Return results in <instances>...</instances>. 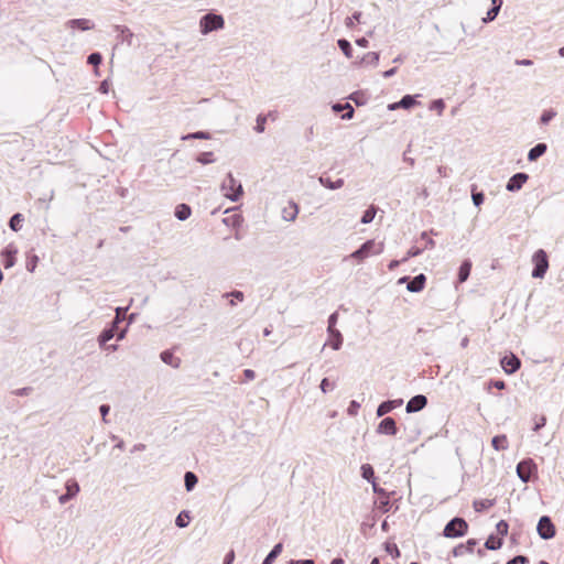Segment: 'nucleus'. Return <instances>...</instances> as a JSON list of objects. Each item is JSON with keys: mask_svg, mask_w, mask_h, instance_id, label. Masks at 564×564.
<instances>
[{"mask_svg": "<svg viewBox=\"0 0 564 564\" xmlns=\"http://www.w3.org/2000/svg\"><path fill=\"white\" fill-rule=\"evenodd\" d=\"M477 545V541L475 539H469L465 543H459L452 550V555L454 557L463 556L466 553H473L475 546Z\"/></svg>", "mask_w": 564, "mask_h": 564, "instance_id": "15", "label": "nucleus"}, {"mask_svg": "<svg viewBox=\"0 0 564 564\" xmlns=\"http://www.w3.org/2000/svg\"><path fill=\"white\" fill-rule=\"evenodd\" d=\"M427 404V398L423 394L412 397L405 406L408 413H415L423 410Z\"/></svg>", "mask_w": 564, "mask_h": 564, "instance_id": "13", "label": "nucleus"}, {"mask_svg": "<svg viewBox=\"0 0 564 564\" xmlns=\"http://www.w3.org/2000/svg\"><path fill=\"white\" fill-rule=\"evenodd\" d=\"M101 62H102V55L99 52L91 53L87 58V63L95 67L96 75H99L98 66L101 64Z\"/></svg>", "mask_w": 564, "mask_h": 564, "instance_id": "40", "label": "nucleus"}, {"mask_svg": "<svg viewBox=\"0 0 564 564\" xmlns=\"http://www.w3.org/2000/svg\"><path fill=\"white\" fill-rule=\"evenodd\" d=\"M555 116L556 112L554 110H544L540 117V122L542 124H547Z\"/></svg>", "mask_w": 564, "mask_h": 564, "instance_id": "50", "label": "nucleus"}, {"mask_svg": "<svg viewBox=\"0 0 564 564\" xmlns=\"http://www.w3.org/2000/svg\"><path fill=\"white\" fill-rule=\"evenodd\" d=\"M426 284V276L423 273L415 275L406 285V290L412 293H419L424 290Z\"/></svg>", "mask_w": 564, "mask_h": 564, "instance_id": "18", "label": "nucleus"}, {"mask_svg": "<svg viewBox=\"0 0 564 564\" xmlns=\"http://www.w3.org/2000/svg\"><path fill=\"white\" fill-rule=\"evenodd\" d=\"M499 11H498V8L497 6H492L488 11H487V14L486 17L482 19V21L485 23H488V22H491L494 21L497 15H498Z\"/></svg>", "mask_w": 564, "mask_h": 564, "instance_id": "54", "label": "nucleus"}, {"mask_svg": "<svg viewBox=\"0 0 564 564\" xmlns=\"http://www.w3.org/2000/svg\"><path fill=\"white\" fill-rule=\"evenodd\" d=\"M546 424V417L545 416H540L535 420V423H534V426H533V431L534 432H538L539 430H541L544 425Z\"/></svg>", "mask_w": 564, "mask_h": 564, "instance_id": "63", "label": "nucleus"}, {"mask_svg": "<svg viewBox=\"0 0 564 564\" xmlns=\"http://www.w3.org/2000/svg\"><path fill=\"white\" fill-rule=\"evenodd\" d=\"M191 214H192V209L187 204H184V203L178 204L175 207L174 215L178 220L184 221V220L188 219Z\"/></svg>", "mask_w": 564, "mask_h": 564, "instance_id": "28", "label": "nucleus"}, {"mask_svg": "<svg viewBox=\"0 0 564 564\" xmlns=\"http://www.w3.org/2000/svg\"><path fill=\"white\" fill-rule=\"evenodd\" d=\"M372 490L376 495H378V501H377L378 509L382 513L390 511V509L392 507L390 497H391V495H394L395 492L394 491L388 492L386 489L381 488L378 484H373Z\"/></svg>", "mask_w": 564, "mask_h": 564, "instance_id": "8", "label": "nucleus"}, {"mask_svg": "<svg viewBox=\"0 0 564 564\" xmlns=\"http://www.w3.org/2000/svg\"><path fill=\"white\" fill-rule=\"evenodd\" d=\"M403 404L402 399L388 400L380 403L377 408V416L381 417L392 410L400 408Z\"/></svg>", "mask_w": 564, "mask_h": 564, "instance_id": "16", "label": "nucleus"}, {"mask_svg": "<svg viewBox=\"0 0 564 564\" xmlns=\"http://www.w3.org/2000/svg\"><path fill=\"white\" fill-rule=\"evenodd\" d=\"M126 312L127 308L117 307L115 318L111 321L109 326L115 330H118L119 324H121L126 319Z\"/></svg>", "mask_w": 564, "mask_h": 564, "instance_id": "31", "label": "nucleus"}, {"mask_svg": "<svg viewBox=\"0 0 564 564\" xmlns=\"http://www.w3.org/2000/svg\"><path fill=\"white\" fill-rule=\"evenodd\" d=\"M376 433L380 435L394 436L398 433L397 422L391 416H386L380 421L376 429Z\"/></svg>", "mask_w": 564, "mask_h": 564, "instance_id": "10", "label": "nucleus"}, {"mask_svg": "<svg viewBox=\"0 0 564 564\" xmlns=\"http://www.w3.org/2000/svg\"><path fill=\"white\" fill-rule=\"evenodd\" d=\"M424 251V248L422 247H419V246H412L406 254L402 258V261H408L410 258H414V257H417L420 256L422 252Z\"/></svg>", "mask_w": 564, "mask_h": 564, "instance_id": "46", "label": "nucleus"}, {"mask_svg": "<svg viewBox=\"0 0 564 564\" xmlns=\"http://www.w3.org/2000/svg\"><path fill=\"white\" fill-rule=\"evenodd\" d=\"M189 139L208 140V139H210V134L206 131H197V132L188 133L187 135L183 137V140H189Z\"/></svg>", "mask_w": 564, "mask_h": 564, "instance_id": "49", "label": "nucleus"}, {"mask_svg": "<svg viewBox=\"0 0 564 564\" xmlns=\"http://www.w3.org/2000/svg\"><path fill=\"white\" fill-rule=\"evenodd\" d=\"M32 387H23L20 389L14 390L12 393L17 397H24L29 395L32 392Z\"/></svg>", "mask_w": 564, "mask_h": 564, "instance_id": "60", "label": "nucleus"}, {"mask_svg": "<svg viewBox=\"0 0 564 564\" xmlns=\"http://www.w3.org/2000/svg\"><path fill=\"white\" fill-rule=\"evenodd\" d=\"M227 226H239L241 223V216L238 214H234L229 217L224 218L223 220Z\"/></svg>", "mask_w": 564, "mask_h": 564, "instance_id": "51", "label": "nucleus"}, {"mask_svg": "<svg viewBox=\"0 0 564 564\" xmlns=\"http://www.w3.org/2000/svg\"><path fill=\"white\" fill-rule=\"evenodd\" d=\"M362 13L360 11H355L351 17H347L345 19V25L348 29H352L355 25V21L360 22Z\"/></svg>", "mask_w": 564, "mask_h": 564, "instance_id": "47", "label": "nucleus"}, {"mask_svg": "<svg viewBox=\"0 0 564 564\" xmlns=\"http://www.w3.org/2000/svg\"><path fill=\"white\" fill-rule=\"evenodd\" d=\"M503 542H502V539L499 538V536H495V535H490L486 542H485V547L487 550H492V551H496V550H499L501 546H502Z\"/></svg>", "mask_w": 564, "mask_h": 564, "instance_id": "35", "label": "nucleus"}, {"mask_svg": "<svg viewBox=\"0 0 564 564\" xmlns=\"http://www.w3.org/2000/svg\"><path fill=\"white\" fill-rule=\"evenodd\" d=\"M356 106H364L367 102V98L362 91H354L349 97Z\"/></svg>", "mask_w": 564, "mask_h": 564, "instance_id": "43", "label": "nucleus"}, {"mask_svg": "<svg viewBox=\"0 0 564 564\" xmlns=\"http://www.w3.org/2000/svg\"><path fill=\"white\" fill-rule=\"evenodd\" d=\"M196 161L199 162L200 164L206 165V164L214 163L216 161V156H215L214 152H212V151L202 152L197 155Z\"/></svg>", "mask_w": 564, "mask_h": 564, "instance_id": "41", "label": "nucleus"}, {"mask_svg": "<svg viewBox=\"0 0 564 564\" xmlns=\"http://www.w3.org/2000/svg\"><path fill=\"white\" fill-rule=\"evenodd\" d=\"M528 180L529 175L527 173L518 172L509 178L506 185V189L511 193L518 192L528 182Z\"/></svg>", "mask_w": 564, "mask_h": 564, "instance_id": "12", "label": "nucleus"}, {"mask_svg": "<svg viewBox=\"0 0 564 564\" xmlns=\"http://www.w3.org/2000/svg\"><path fill=\"white\" fill-rule=\"evenodd\" d=\"M359 409H360V403L352 400V401H350V403L347 408V414L349 416H356L359 412Z\"/></svg>", "mask_w": 564, "mask_h": 564, "instance_id": "55", "label": "nucleus"}, {"mask_svg": "<svg viewBox=\"0 0 564 564\" xmlns=\"http://www.w3.org/2000/svg\"><path fill=\"white\" fill-rule=\"evenodd\" d=\"M19 249L14 242H10L2 251V263L6 269L12 268L17 262V254Z\"/></svg>", "mask_w": 564, "mask_h": 564, "instance_id": "11", "label": "nucleus"}, {"mask_svg": "<svg viewBox=\"0 0 564 564\" xmlns=\"http://www.w3.org/2000/svg\"><path fill=\"white\" fill-rule=\"evenodd\" d=\"M360 470L364 479H366L368 482H371L372 486L373 484H377L375 470L370 464H362Z\"/></svg>", "mask_w": 564, "mask_h": 564, "instance_id": "30", "label": "nucleus"}, {"mask_svg": "<svg viewBox=\"0 0 564 564\" xmlns=\"http://www.w3.org/2000/svg\"><path fill=\"white\" fill-rule=\"evenodd\" d=\"M467 532L468 523L466 522V520L460 517H455L446 523L443 530V535L445 538L454 539L464 536L465 534H467Z\"/></svg>", "mask_w": 564, "mask_h": 564, "instance_id": "4", "label": "nucleus"}, {"mask_svg": "<svg viewBox=\"0 0 564 564\" xmlns=\"http://www.w3.org/2000/svg\"><path fill=\"white\" fill-rule=\"evenodd\" d=\"M67 28L69 29H77L80 31H89L95 28V23L86 18L80 19H72L66 22Z\"/></svg>", "mask_w": 564, "mask_h": 564, "instance_id": "17", "label": "nucleus"}, {"mask_svg": "<svg viewBox=\"0 0 564 564\" xmlns=\"http://www.w3.org/2000/svg\"><path fill=\"white\" fill-rule=\"evenodd\" d=\"M384 550L389 555L392 556V558H398L401 555L400 550L395 543L386 542Z\"/></svg>", "mask_w": 564, "mask_h": 564, "instance_id": "45", "label": "nucleus"}, {"mask_svg": "<svg viewBox=\"0 0 564 564\" xmlns=\"http://www.w3.org/2000/svg\"><path fill=\"white\" fill-rule=\"evenodd\" d=\"M471 270V261L469 259H466L462 262L458 269L457 273V281L458 283H464L469 278Z\"/></svg>", "mask_w": 564, "mask_h": 564, "instance_id": "22", "label": "nucleus"}, {"mask_svg": "<svg viewBox=\"0 0 564 564\" xmlns=\"http://www.w3.org/2000/svg\"><path fill=\"white\" fill-rule=\"evenodd\" d=\"M533 270L532 278L542 279L544 278L547 269H549V258L546 252L543 249L536 250L532 256Z\"/></svg>", "mask_w": 564, "mask_h": 564, "instance_id": "5", "label": "nucleus"}, {"mask_svg": "<svg viewBox=\"0 0 564 564\" xmlns=\"http://www.w3.org/2000/svg\"><path fill=\"white\" fill-rule=\"evenodd\" d=\"M547 150V145L545 143H538L533 148L530 149L528 153V160L530 162L536 161L540 156H542Z\"/></svg>", "mask_w": 564, "mask_h": 564, "instance_id": "24", "label": "nucleus"}, {"mask_svg": "<svg viewBox=\"0 0 564 564\" xmlns=\"http://www.w3.org/2000/svg\"><path fill=\"white\" fill-rule=\"evenodd\" d=\"M23 223H24V216L23 214L21 213H15L11 216V218L9 219V228L12 230V231H20L22 229V226H23Z\"/></svg>", "mask_w": 564, "mask_h": 564, "instance_id": "27", "label": "nucleus"}, {"mask_svg": "<svg viewBox=\"0 0 564 564\" xmlns=\"http://www.w3.org/2000/svg\"><path fill=\"white\" fill-rule=\"evenodd\" d=\"M527 563H529V558L524 555H517L507 562V564H527Z\"/></svg>", "mask_w": 564, "mask_h": 564, "instance_id": "59", "label": "nucleus"}, {"mask_svg": "<svg viewBox=\"0 0 564 564\" xmlns=\"http://www.w3.org/2000/svg\"><path fill=\"white\" fill-rule=\"evenodd\" d=\"M430 234L435 235L434 230H431L430 232L423 231L421 234L420 240L423 242L422 248H424V250H430L435 247V241L431 238Z\"/></svg>", "mask_w": 564, "mask_h": 564, "instance_id": "37", "label": "nucleus"}, {"mask_svg": "<svg viewBox=\"0 0 564 564\" xmlns=\"http://www.w3.org/2000/svg\"><path fill=\"white\" fill-rule=\"evenodd\" d=\"M500 366L507 375H512L520 369L521 360L517 355L510 352L500 359Z\"/></svg>", "mask_w": 564, "mask_h": 564, "instance_id": "9", "label": "nucleus"}, {"mask_svg": "<svg viewBox=\"0 0 564 564\" xmlns=\"http://www.w3.org/2000/svg\"><path fill=\"white\" fill-rule=\"evenodd\" d=\"M319 183L328 189H338L344 186L343 178H337V180L333 181L330 178V176H328L327 174H323L319 176Z\"/></svg>", "mask_w": 564, "mask_h": 564, "instance_id": "21", "label": "nucleus"}, {"mask_svg": "<svg viewBox=\"0 0 564 564\" xmlns=\"http://www.w3.org/2000/svg\"><path fill=\"white\" fill-rule=\"evenodd\" d=\"M198 482L197 476L193 471H186L184 475V486L187 491H192Z\"/></svg>", "mask_w": 564, "mask_h": 564, "instance_id": "33", "label": "nucleus"}, {"mask_svg": "<svg viewBox=\"0 0 564 564\" xmlns=\"http://www.w3.org/2000/svg\"><path fill=\"white\" fill-rule=\"evenodd\" d=\"M337 45L346 57H352V46L348 40L339 39Z\"/></svg>", "mask_w": 564, "mask_h": 564, "instance_id": "38", "label": "nucleus"}, {"mask_svg": "<svg viewBox=\"0 0 564 564\" xmlns=\"http://www.w3.org/2000/svg\"><path fill=\"white\" fill-rule=\"evenodd\" d=\"M220 189L224 196L231 202H238L243 194L241 183L234 177L231 172L227 174L221 183Z\"/></svg>", "mask_w": 564, "mask_h": 564, "instance_id": "2", "label": "nucleus"}, {"mask_svg": "<svg viewBox=\"0 0 564 564\" xmlns=\"http://www.w3.org/2000/svg\"><path fill=\"white\" fill-rule=\"evenodd\" d=\"M496 530L500 536L507 535L509 531L508 522L506 520H500L496 525Z\"/></svg>", "mask_w": 564, "mask_h": 564, "instance_id": "52", "label": "nucleus"}, {"mask_svg": "<svg viewBox=\"0 0 564 564\" xmlns=\"http://www.w3.org/2000/svg\"><path fill=\"white\" fill-rule=\"evenodd\" d=\"M471 199H473V203L476 207H479L484 200H485V195L482 192H475L473 191L471 192Z\"/></svg>", "mask_w": 564, "mask_h": 564, "instance_id": "57", "label": "nucleus"}, {"mask_svg": "<svg viewBox=\"0 0 564 564\" xmlns=\"http://www.w3.org/2000/svg\"><path fill=\"white\" fill-rule=\"evenodd\" d=\"M327 333L330 338V341H329L330 347L334 350L340 349V347L343 345V340H344L341 333L337 328L327 329Z\"/></svg>", "mask_w": 564, "mask_h": 564, "instance_id": "23", "label": "nucleus"}, {"mask_svg": "<svg viewBox=\"0 0 564 564\" xmlns=\"http://www.w3.org/2000/svg\"><path fill=\"white\" fill-rule=\"evenodd\" d=\"M189 521H191L189 511L182 510L175 519V524L178 528H186L189 524Z\"/></svg>", "mask_w": 564, "mask_h": 564, "instance_id": "36", "label": "nucleus"}, {"mask_svg": "<svg viewBox=\"0 0 564 564\" xmlns=\"http://www.w3.org/2000/svg\"><path fill=\"white\" fill-rule=\"evenodd\" d=\"M496 503L495 499H476L473 501V507L476 512H484Z\"/></svg>", "mask_w": 564, "mask_h": 564, "instance_id": "25", "label": "nucleus"}, {"mask_svg": "<svg viewBox=\"0 0 564 564\" xmlns=\"http://www.w3.org/2000/svg\"><path fill=\"white\" fill-rule=\"evenodd\" d=\"M267 122V116L264 115H259L257 117V122H256V127H254V130L258 132V133H262L264 131V124Z\"/></svg>", "mask_w": 564, "mask_h": 564, "instance_id": "56", "label": "nucleus"}, {"mask_svg": "<svg viewBox=\"0 0 564 564\" xmlns=\"http://www.w3.org/2000/svg\"><path fill=\"white\" fill-rule=\"evenodd\" d=\"M319 388H321L323 393H327L329 391H333L336 388V383L335 382H330L327 378H324L321 381Z\"/></svg>", "mask_w": 564, "mask_h": 564, "instance_id": "53", "label": "nucleus"}, {"mask_svg": "<svg viewBox=\"0 0 564 564\" xmlns=\"http://www.w3.org/2000/svg\"><path fill=\"white\" fill-rule=\"evenodd\" d=\"M491 446L495 451H506L509 447L507 435H496L491 440Z\"/></svg>", "mask_w": 564, "mask_h": 564, "instance_id": "26", "label": "nucleus"}, {"mask_svg": "<svg viewBox=\"0 0 564 564\" xmlns=\"http://www.w3.org/2000/svg\"><path fill=\"white\" fill-rule=\"evenodd\" d=\"M379 58H380L379 53L368 52L362 56L360 64L376 66L379 63Z\"/></svg>", "mask_w": 564, "mask_h": 564, "instance_id": "34", "label": "nucleus"}, {"mask_svg": "<svg viewBox=\"0 0 564 564\" xmlns=\"http://www.w3.org/2000/svg\"><path fill=\"white\" fill-rule=\"evenodd\" d=\"M116 332L117 330L110 326L106 327L98 336L99 346L105 347V345L116 336Z\"/></svg>", "mask_w": 564, "mask_h": 564, "instance_id": "29", "label": "nucleus"}, {"mask_svg": "<svg viewBox=\"0 0 564 564\" xmlns=\"http://www.w3.org/2000/svg\"><path fill=\"white\" fill-rule=\"evenodd\" d=\"M516 470L520 480L528 484L536 476L538 466L532 458H525L518 463Z\"/></svg>", "mask_w": 564, "mask_h": 564, "instance_id": "6", "label": "nucleus"}, {"mask_svg": "<svg viewBox=\"0 0 564 564\" xmlns=\"http://www.w3.org/2000/svg\"><path fill=\"white\" fill-rule=\"evenodd\" d=\"M235 561V551L230 550L224 557L223 564H232Z\"/></svg>", "mask_w": 564, "mask_h": 564, "instance_id": "64", "label": "nucleus"}, {"mask_svg": "<svg viewBox=\"0 0 564 564\" xmlns=\"http://www.w3.org/2000/svg\"><path fill=\"white\" fill-rule=\"evenodd\" d=\"M536 532H538L539 536L543 540H550L555 536L556 528H555L552 519L549 516H542L539 519V522L536 525Z\"/></svg>", "mask_w": 564, "mask_h": 564, "instance_id": "7", "label": "nucleus"}, {"mask_svg": "<svg viewBox=\"0 0 564 564\" xmlns=\"http://www.w3.org/2000/svg\"><path fill=\"white\" fill-rule=\"evenodd\" d=\"M411 144L408 145L406 150L403 153V161L408 163L410 166H414L415 160L411 158V155H408V153L411 151Z\"/></svg>", "mask_w": 564, "mask_h": 564, "instance_id": "61", "label": "nucleus"}, {"mask_svg": "<svg viewBox=\"0 0 564 564\" xmlns=\"http://www.w3.org/2000/svg\"><path fill=\"white\" fill-rule=\"evenodd\" d=\"M282 550V543L275 544L273 549L269 552V554L264 557L261 564H272L274 560L281 554Z\"/></svg>", "mask_w": 564, "mask_h": 564, "instance_id": "32", "label": "nucleus"}, {"mask_svg": "<svg viewBox=\"0 0 564 564\" xmlns=\"http://www.w3.org/2000/svg\"><path fill=\"white\" fill-rule=\"evenodd\" d=\"M113 29L118 33L117 34L118 43H122V44L126 43L129 46L132 45V40H133L134 34L128 26L117 24L113 26Z\"/></svg>", "mask_w": 564, "mask_h": 564, "instance_id": "14", "label": "nucleus"}, {"mask_svg": "<svg viewBox=\"0 0 564 564\" xmlns=\"http://www.w3.org/2000/svg\"><path fill=\"white\" fill-rule=\"evenodd\" d=\"M383 242H377L375 239L365 241L357 250L349 254V258L357 260L358 262L365 261L371 256H378L383 252Z\"/></svg>", "mask_w": 564, "mask_h": 564, "instance_id": "1", "label": "nucleus"}, {"mask_svg": "<svg viewBox=\"0 0 564 564\" xmlns=\"http://www.w3.org/2000/svg\"><path fill=\"white\" fill-rule=\"evenodd\" d=\"M37 263H39V257L35 253H29L26 256L25 267L29 272H34Z\"/></svg>", "mask_w": 564, "mask_h": 564, "instance_id": "42", "label": "nucleus"}, {"mask_svg": "<svg viewBox=\"0 0 564 564\" xmlns=\"http://www.w3.org/2000/svg\"><path fill=\"white\" fill-rule=\"evenodd\" d=\"M492 387L496 389L502 390L506 388V382L502 380H490L488 382V389H490Z\"/></svg>", "mask_w": 564, "mask_h": 564, "instance_id": "62", "label": "nucleus"}, {"mask_svg": "<svg viewBox=\"0 0 564 564\" xmlns=\"http://www.w3.org/2000/svg\"><path fill=\"white\" fill-rule=\"evenodd\" d=\"M225 19L221 14L206 13L199 20V30L203 35H206L213 31L224 29Z\"/></svg>", "mask_w": 564, "mask_h": 564, "instance_id": "3", "label": "nucleus"}, {"mask_svg": "<svg viewBox=\"0 0 564 564\" xmlns=\"http://www.w3.org/2000/svg\"><path fill=\"white\" fill-rule=\"evenodd\" d=\"M160 357H161V360H162L164 364H166V365L171 366L172 368L177 369V368H180V366H181V359H180L178 357H176V356L173 354V351H172V350H169V349L163 350V351L161 352Z\"/></svg>", "mask_w": 564, "mask_h": 564, "instance_id": "20", "label": "nucleus"}, {"mask_svg": "<svg viewBox=\"0 0 564 564\" xmlns=\"http://www.w3.org/2000/svg\"><path fill=\"white\" fill-rule=\"evenodd\" d=\"M66 492L72 497H75L79 492V485L76 480H67Z\"/></svg>", "mask_w": 564, "mask_h": 564, "instance_id": "48", "label": "nucleus"}, {"mask_svg": "<svg viewBox=\"0 0 564 564\" xmlns=\"http://www.w3.org/2000/svg\"><path fill=\"white\" fill-rule=\"evenodd\" d=\"M333 111L336 113L345 111V113H343V116H341V119H344V120H350L355 113V110L349 102H345V104L337 102V104L333 105Z\"/></svg>", "mask_w": 564, "mask_h": 564, "instance_id": "19", "label": "nucleus"}, {"mask_svg": "<svg viewBox=\"0 0 564 564\" xmlns=\"http://www.w3.org/2000/svg\"><path fill=\"white\" fill-rule=\"evenodd\" d=\"M376 213H377V210H376L375 206H370L368 209H366L364 212V215L361 216L360 221L362 224H370L373 220Z\"/></svg>", "mask_w": 564, "mask_h": 564, "instance_id": "44", "label": "nucleus"}, {"mask_svg": "<svg viewBox=\"0 0 564 564\" xmlns=\"http://www.w3.org/2000/svg\"><path fill=\"white\" fill-rule=\"evenodd\" d=\"M419 95H415V96H412V95H404L399 101H400V106L401 108L403 109H410L412 107H414L415 105H417L419 102L416 101V97Z\"/></svg>", "mask_w": 564, "mask_h": 564, "instance_id": "39", "label": "nucleus"}, {"mask_svg": "<svg viewBox=\"0 0 564 564\" xmlns=\"http://www.w3.org/2000/svg\"><path fill=\"white\" fill-rule=\"evenodd\" d=\"M430 109L431 110H437L438 115H441L443 112V110L445 109V102L443 99H436L434 101H432L431 106H430Z\"/></svg>", "mask_w": 564, "mask_h": 564, "instance_id": "58", "label": "nucleus"}]
</instances>
